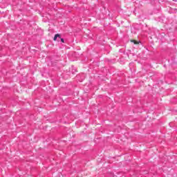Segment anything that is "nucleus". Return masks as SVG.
<instances>
[{"label":"nucleus","instance_id":"1","mask_svg":"<svg viewBox=\"0 0 177 177\" xmlns=\"http://www.w3.org/2000/svg\"><path fill=\"white\" fill-rule=\"evenodd\" d=\"M130 42H133V44H134V45H139V41H138L135 39H131Z\"/></svg>","mask_w":177,"mask_h":177},{"label":"nucleus","instance_id":"2","mask_svg":"<svg viewBox=\"0 0 177 177\" xmlns=\"http://www.w3.org/2000/svg\"><path fill=\"white\" fill-rule=\"evenodd\" d=\"M57 38H60V35L56 34L54 37V41H56V39H57Z\"/></svg>","mask_w":177,"mask_h":177},{"label":"nucleus","instance_id":"3","mask_svg":"<svg viewBox=\"0 0 177 177\" xmlns=\"http://www.w3.org/2000/svg\"><path fill=\"white\" fill-rule=\"evenodd\" d=\"M59 39H61V41H62V42L64 43V39H63V38H62V37H60Z\"/></svg>","mask_w":177,"mask_h":177}]
</instances>
